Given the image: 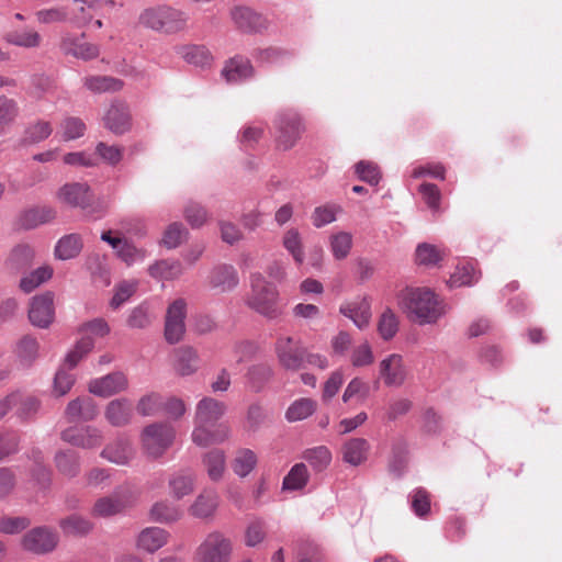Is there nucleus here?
<instances>
[{"label": "nucleus", "instance_id": "1", "mask_svg": "<svg viewBox=\"0 0 562 562\" xmlns=\"http://www.w3.org/2000/svg\"><path fill=\"white\" fill-rule=\"evenodd\" d=\"M398 306L419 325L434 324L445 308L435 293L427 288H406L397 296Z\"/></svg>", "mask_w": 562, "mask_h": 562}, {"label": "nucleus", "instance_id": "2", "mask_svg": "<svg viewBox=\"0 0 562 562\" xmlns=\"http://www.w3.org/2000/svg\"><path fill=\"white\" fill-rule=\"evenodd\" d=\"M249 282L250 290L245 300L246 305L268 319L281 316L283 307L278 289L259 272L252 273Z\"/></svg>", "mask_w": 562, "mask_h": 562}, {"label": "nucleus", "instance_id": "3", "mask_svg": "<svg viewBox=\"0 0 562 562\" xmlns=\"http://www.w3.org/2000/svg\"><path fill=\"white\" fill-rule=\"evenodd\" d=\"M189 14L169 5L145 9L139 15V23L155 31L176 33L186 29Z\"/></svg>", "mask_w": 562, "mask_h": 562}, {"label": "nucleus", "instance_id": "4", "mask_svg": "<svg viewBox=\"0 0 562 562\" xmlns=\"http://www.w3.org/2000/svg\"><path fill=\"white\" fill-rule=\"evenodd\" d=\"M137 499V493L130 484L117 486L110 495L98 498L91 515L98 518H110L123 514Z\"/></svg>", "mask_w": 562, "mask_h": 562}, {"label": "nucleus", "instance_id": "5", "mask_svg": "<svg viewBox=\"0 0 562 562\" xmlns=\"http://www.w3.org/2000/svg\"><path fill=\"white\" fill-rule=\"evenodd\" d=\"M233 542L221 531L209 532L193 553V562H231Z\"/></svg>", "mask_w": 562, "mask_h": 562}, {"label": "nucleus", "instance_id": "6", "mask_svg": "<svg viewBox=\"0 0 562 562\" xmlns=\"http://www.w3.org/2000/svg\"><path fill=\"white\" fill-rule=\"evenodd\" d=\"M176 437L172 425L167 423H153L146 426L140 434V441L146 454L153 459L160 458L170 448Z\"/></svg>", "mask_w": 562, "mask_h": 562}, {"label": "nucleus", "instance_id": "7", "mask_svg": "<svg viewBox=\"0 0 562 562\" xmlns=\"http://www.w3.org/2000/svg\"><path fill=\"white\" fill-rule=\"evenodd\" d=\"M274 127L277 131V146L282 150L291 149L304 132V124L300 114L291 109L277 114Z\"/></svg>", "mask_w": 562, "mask_h": 562}, {"label": "nucleus", "instance_id": "8", "mask_svg": "<svg viewBox=\"0 0 562 562\" xmlns=\"http://www.w3.org/2000/svg\"><path fill=\"white\" fill-rule=\"evenodd\" d=\"M274 350L279 363L284 369L299 371L305 368V348L299 339L280 336L276 340Z\"/></svg>", "mask_w": 562, "mask_h": 562}, {"label": "nucleus", "instance_id": "9", "mask_svg": "<svg viewBox=\"0 0 562 562\" xmlns=\"http://www.w3.org/2000/svg\"><path fill=\"white\" fill-rule=\"evenodd\" d=\"M59 542L58 533L47 527H36L27 531L21 539L24 551L36 555L53 552Z\"/></svg>", "mask_w": 562, "mask_h": 562}, {"label": "nucleus", "instance_id": "10", "mask_svg": "<svg viewBox=\"0 0 562 562\" xmlns=\"http://www.w3.org/2000/svg\"><path fill=\"white\" fill-rule=\"evenodd\" d=\"M59 48L64 55L72 56L74 58L85 61L94 59L100 54V47L97 44L87 42L85 33L80 35L69 32L63 33Z\"/></svg>", "mask_w": 562, "mask_h": 562}, {"label": "nucleus", "instance_id": "11", "mask_svg": "<svg viewBox=\"0 0 562 562\" xmlns=\"http://www.w3.org/2000/svg\"><path fill=\"white\" fill-rule=\"evenodd\" d=\"M187 303L183 299L173 301L167 308L165 319V338L173 345L179 342L186 333Z\"/></svg>", "mask_w": 562, "mask_h": 562}, {"label": "nucleus", "instance_id": "12", "mask_svg": "<svg viewBox=\"0 0 562 562\" xmlns=\"http://www.w3.org/2000/svg\"><path fill=\"white\" fill-rule=\"evenodd\" d=\"M56 198L63 204L87 211L91 206L93 194L87 183L70 182L58 189Z\"/></svg>", "mask_w": 562, "mask_h": 562}, {"label": "nucleus", "instance_id": "13", "mask_svg": "<svg viewBox=\"0 0 562 562\" xmlns=\"http://www.w3.org/2000/svg\"><path fill=\"white\" fill-rule=\"evenodd\" d=\"M55 317L54 294L45 292L32 297L29 308L31 324L38 328H47Z\"/></svg>", "mask_w": 562, "mask_h": 562}, {"label": "nucleus", "instance_id": "14", "mask_svg": "<svg viewBox=\"0 0 562 562\" xmlns=\"http://www.w3.org/2000/svg\"><path fill=\"white\" fill-rule=\"evenodd\" d=\"M127 387L128 379L125 373L121 371L92 379L88 385L89 392L100 397H110L127 390Z\"/></svg>", "mask_w": 562, "mask_h": 562}, {"label": "nucleus", "instance_id": "15", "mask_svg": "<svg viewBox=\"0 0 562 562\" xmlns=\"http://www.w3.org/2000/svg\"><path fill=\"white\" fill-rule=\"evenodd\" d=\"M61 439L82 449H95L101 446L103 434L94 426L69 427L61 432Z\"/></svg>", "mask_w": 562, "mask_h": 562}, {"label": "nucleus", "instance_id": "16", "mask_svg": "<svg viewBox=\"0 0 562 562\" xmlns=\"http://www.w3.org/2000/svg\"><path fill=\"white\" fill-rule=\"evenodd\" d=\"M104 126L115 135H123L132 128V116L128 105L115 100L103 116Z\"/></svg>", "mask_w": 562, "mask_h": 562}, {"label": "nucleus", "instance_id": "17", "mask_svg": "<svg viewBox=\"0 0 562 562\" xmlns=\"http://www.w3.org/2000/svg\"><path fill=\"white\" fill-rule=\"evenodd\" d=\"M379 376L386 386H401L406 379V369L401 355L391 353L379 363Z\"/></svg>", "mask_w": 562, "mask_h": 562}, {"label": "nucleus", "instance_id": "18", "mask_svg": "<svg viewBox=\"0 0 562 562\" xmlns=\"http://www.w3.org/2000/svg\"><path fill=\"white\" fill-rule=\"evenodd\" d=\"M226 409L225 403L210 396L203 397L195 407L194 427L213 426L224 416Z\"/></svg>", "mask_w": 562, "mask_h": 562}, {"label": "nucleus", "instance_id": "19", "mask_svg": "<svg viewBox=\"0 0 562 562\" xmlns=\"http://www.w3.org/2000/svg\"><path fill=\"white\" fill-rule=\"evenodd\" d=\"M209 285L220 293L233 291L239 283L237 270L232 265L215 266L207 277Z\"/></svg>", "mask_w": 562, "mask_h": 562}, {"label": "nucleus", "instance_id": "20", "mask_svg": "<svg viewBox=\"0 0 562 562\" xmlns=\"http://www.w3.org/2000/svg\"><path fill=\"white\" fill-rule=\"evenodd\" d=\"M100 456L111 463L126 465L133 460L135 450L126 436H119L103 448Z\"/></svg>", "mask_w": 562, "mask_h": 562}, {"label": "nucleus", "instance_id": "21", "mask_svg": "<svg viewBox=\"0 0 562 562\" xmlns=\"http://www.w3.org/2000/svg\"><path fill=\"white\" fill-rule=\"evenodd\" d=\"M339 312L352 321L359 328L364 329L371 321V302L367 296L357 297L340 305Z\"/></svg>", "mask_w": 562, "mask_h": 562}, {"label": "nucleus", "instance_id": "22", "mask_svg": "<svg viewBox=\"0 0 562 562\" xmlns=\"http://www.w3.org/2000/svg\"><path fill=\"white\" fill-rule=\"evenodd\" d=\"M172 367L177 374L189 376L200 368V355L192 346H181L173 350Z\"/></svg>", "mask_w": 562, "mask_h": 562}, {"label": "nucleus", "instance_id": "23", "mask_svg": "<svg viewBox=\"0 0 562 562\" xmlns=\"http://www.w3.org/2000/svg\"><path fill=\"white\" fill-rule=\"evenodd\" d=\"M220 505V495L214 488H204L189 506L191 516L199 519L212 518Z\"/></svg>", "mask_w": 562, "mask_h": 562}, {"label": "nucleus", "instance_id": "24", "mask_svg": "<svg viewBox=\"0 0 562 562\" xmlns=\"http://www.w3.org/2000/svg\"><path fill=\"white\" fill-rule=\"evenodd\" d=\"M169 532L160 527L144 528L136 537V548L146 553H155L168 543Z\"/></svg>", "mask_w": 562, "mask_h": 562}, {"label": "nucleus", "instance_id": "25", "mask_svg": "<svg viewBox=\"0 0 562 562\" xmlns=\"http://www.w3.org/2000/svg\"><path fill=\"white\" fill-rule=\"evenodd\" d=\"M104 417L113 427H124L128 425L133 418L131 401L125 397L110 401L105 406Z\"/></svg>", "mask_w": 562, "mask_h": 562}, {"label": "nucleus", "instance_id": "26", "mask_svg": "<svg viewBox=\"0 0 562 562\" xmlns=\"http://www.w3.org/2000/svg\"><path fill=\"white\" fill-rule=\"evenodd\" d=\"M254 67L249 59L235 56L227 60L222 69V77L228 83H240L254 76Z\"/></svg>", "mask_w": 562, "mask_h": 562}, {"label": "nucleus", "instance_id": "27", "mask_svg": "<svg viewBox=\"0 0 562 562\" xmlns=\"http://www.w3.org/2000/svg\"><path fill=\"white\" fill-rule=\"evenodd\" d=\"M98 406L90 397H78L70 401L65 409L69 422H90L98 416Z\"/></svg>", "mask_w": 562, "mask_h": 562}, {"label": "nucleus", "instance_id": "28", "mask_svg": "<svg viewBox=\"0 0 562 562\" xmlns=\"http://www.w3.org/2000/svg\"><path fill=\"white\" fill-rule=\"evenodd\" d=\"M231 19L235 26L243 32H257L263 26V19L248 7H234Z\"/></svg>", "mask_w": 562, "mask_h": 562}, {"label": "nucleus", "instance_id": "29", "mask_svg": "<svg viewBox=\"0 0 562 562\" xmlns=\"http://www.w3.org/2000/svg\"><path fill=\"white\" fill-rule=\"evenodd\" d=\"M231 436V429L225 424L217 425L213 430L209 427H194L192 431V441L199 447H207L215 443H222Z\"/></svg>", "mask_w": 562, "mask_h": 562}, {"label": "nucleus", "instance_id": "30", "mask_svg": "<svg viewBox=\"0 0 562 562\" xmlns=\"http://www.w3.org/2000/svg\"><path fill=\"white\" fill-rule=\"evenodd\" d=\"M82 85L88 91L97 94L117 92L122 90L124 87L123 80L115 77L101 75H91L83 77Z\"/></svg>", "mask_w": 562, "mask_h": 562}, {"label": "nucleus", "instance_id": "31", "mask_svg": "<svg viewBox=\"0 0 562 562\" xmlns=\"http://www.w3.org/2000/svg\"><path fill=\"white\" fill-rule=\"evenodd\" d=\"M168 485L171 496L181 499L194 491L195 475L188 470H180L169 477Z\"/></svg>", "mask_w": 562, "mask_h": 562}, {"label": "nucleus", "instance_id": "32", "mask_svg": "<svg viewBox=\"0 0 562 562\" xmlns=\"http://www.w3.org/2000/svg\"><path fill=\"white\" fill-rule=\"evenodd\" d=\"M258 456L249 448H239L236 450L232 460V470L239 479L247 477L257 467Z\"/></svg>", "mask_w": 562, "mask_h": 562}, {"label": "nucleus", "instance_id": "33", "mask_svg": "<svg viewBox=\"0 0 562 562\" xmlns=\"http://www.w3.org/2000/svg\"><path fill=\"white\" fill-rule=\"evenodd\" d=\"M370 443L364 438H351L342 447L344 461L351 465H359L368 458Z\"/></svg>", "mask_w": 562, "mask_h": 562}, {"label": "nucleus", "instance_id": "34", "mask_svg": "<svg viewBox=\"0 0 562 562\" xmlns=\"http://www.w3.org/2000/svg\"><path fill=\"white\" fill-rule=\"evenodd\" d=\"M202 463L211 481L218 482L223 479L226 469V456L223 450L213 449L204 453Z\"/></svg>", "mask_w": 562, "mask_h": 562}, {"label": "nucleus", "instance_id": "35", "mask_svg": "<svg viewBox=\"0 0 562 562\" xmlns=\"http://www.w3.org/2000/svg\"><path fill=\"white\" fill-rule=\"evenodd\" d=\"M56 217V211L50 206L34 207L25 211L20 216V225L24 229H32L49 223Z\"/></svg>", "mask_w": 562, "mask_h": 562}, {"label": "nucleus", "instance_id": "36", "mask_svg": "<svg viewBox=\"0 0 562 562\" xmlns=\"http://www.w3.org/2000/svg\"><path fill=\"white\" fill-rule=\"evenodd\" d=\"M148 273L157 280H175L183 273V268L178 260L162 259L150 265Z\"/></svg>", "mask_w": 562, "mask_h": 562}, {"label": "nucleus", "instance_id": "37", "mask_svg": "<svg viewBox=\"0 0 562 562\" xmlns=\"http://www.w3.org/2000/svg\"><path fill=\"white\" fill-rule=\"evenodd\" d=\"M65 535L83 537L93 530V522L81 515L72 514L59 521Z\"/></svg>", "mask_w": 562, "mask_h": 562}, {"label": "nucleus", "instance_id": "38", "mask_svg": "<svg viewBox=\"0 0 562 562\" xmlns=\"http://www.w3.org/2000/svg\"><path fill=\"white\" fill-rule=\"evenodd\" d=\"M149 515L150 519L156 522L170 524L179 520L182 512L179 506L168 501H160L151 506Z\"/></svg>", "mask_w": 562, "mask_h": 562}, {"label": "nucleus", "instance_id": "39", "mask_svg": "<svg viewBox=\"0 0 562 562\" xmlns=\"http://www.w3.org/2000/svg\"><path fill=\"white\" fill-rule=\"evenodd\" d=\"M445 257V251L428 243L418 244L415 250V262L426 268L436 267Z\"/></svg>", "mask_w": 562, "mask_h": 562}, {"label": "nucleus", "instance_id": "40", "mask_svg": "<svg viewBox=\"0 0 562 562\" xmlns=\"http://www.w3.org/2000/svg\"><path fill=\"white\" fill-rule=\"evenodd\" d=\"M329 250L336 260L346 259L352 248L353 238L349 232L340 231L329 236Z\"/></svg>", "mask_w": 562, "mask_h": 562}, {"label": "nucleus", "instance_id": "41", "mask_svg": "<svg viewBox=\"0 0 562 562\" xmlns=\"http://www.w3.org/2000/svg\"><path fill=\"white\" fill-rule=\"evenodd\" d=\"M34 257L33 247L27 244H19L12 249L8 258V266L11 270L21 271L32 265Z\"/></svg>", "mask_w": 562, "mask_h": 562}, {"label": "nucleus", "instance_id": "42", "mask_svg": "<svg viewBox=\"0 0 562 562\" xmlns=\"http://www.w3.org/2000/svg\"><path fill=\"white\" fill-rule=\"evenodd\" d=\"M55 464L57 470L67 477H75L80 472V457L72 450L57 452Z\"/></svg>", "mask_w": 562, "mask_h": 562}, {"label": "nucleus", "instance_id": "43", "mask_svg": "<svg viewBox=\"0 0 562 562\" xmlns=\"http://www.w3.org/2000/svg\"><path fill=\"white\" fill-rule=\"evenodd\" d=\"M179 54L188 64L200 68L210 66L213 60L210 50L202 45L183 46L180 48Z\"/></svg>", "mask_w": 562, "mask_h": 562}, {"label": "nucleus", "instance_id": "44", "mask_svg": "<svg viewBox=\"0 0 562 562\" xmlns=\"http://www.w3.org/2000/svg\"><path fill=\"white\" fill-rule=\"evenodd\" d=\"M82 241L79 235L69 234L61 237L55 246V256L60 260H69L79 255Z\"/></svg>", "mask_w": 562, "mask_h": 562}, {"label": "nucleus", "instance_id": "45", "mask_svg": "<svg viewBox=\"0 0 562 562\" xmlns=\"http://www.w3.org/2000/svg\"><path fill=\"white\" fill-rule=\"evenodd\" d=\"M4 41L10 45L23 48H36L41 45L42 37L38 32L31 29H24L7 33L4 35Z\"/></svg>", "mask_w": 562, "mask_h": 562}, {"label": "nucleus", "instance_id": "46", "mask_svg": "<svg viewBox=\"0 0 562 562\" xmlns=\"http://www.w3.org/2000/svg\"><path fill=\"white\" fill-rule=\"evenodd\" d=\"M52 133L53 126L48 121L37 120L25 127L22 143L25 145L38 144L47 139Z\"/></svg>", "mask_w": 562, "mask_h": 562}, {"label": "nucleus", "instance_id": "47", "mask_svg": "<svg viewBox=\"0 0 562 562\" xmlns=\"http://www.w3.org/2000/svg\"><path fill=\"white\" fill-rule=\"evenodd\" d=\"M40 345L36 338L26 335L23 336L15 346V355L23 366H31L38 357Z\"/></svg>", "mask_w": 562, "mask_h": 562}, {"label": "nucleus", "instance_id": "48", "mask_svg": "<svg viewBox=\"0 0 562 562\" xmlns=\"http://www.w3.org/2000/svg\"><path fill=\"white\" fill-rule=\"evenodd\" d=\"M316 402L312 398L302 397L295 400L286 409L285 418L290 423L300 422L312 416L316 411Z\"/></svg>", "mask_w": 562, "mask_h": 562}, {"label": "nucleus", "instance_id": "49", "mask_svg": "<svg viewBox=\"0 0 562 562\" xmlns=\"http://www.w3.org/2000/svg\"><path fill=\"white\" fill-rule=\"evenodd\" d=\"M480 277L481 274L475 270V267L468 262L457 267L448 281V284L450 288L472 285L477 282Z\"/></svg>", "mask_w": 562, "mask_h": 562}, {"label": "nucleus", "instance_id": "50", "mask_svg": "<svg viewBox=\"0 0 562 562\" xmlns=\"http://www.w3.org/2000/svg\"><path fill=\"white\" fill-rule=\"evenodd\" d=\"M282 245L285 250L292 256L297 265L304 261V251L301 234L296 228L288 229L282 237Z\"/></svg>", "mask_w": 562, "mask_h": 562}, {"label": "nucleus", "instance_id": "51", "mask_svg": "<svg viewBox=\"0 0 562 562\" xmlns=\"http://www.w3.org/2000/svg\"><path fill=\"white\" fill-rule=\"evenodd\" d=\"M342 212L339 204L327 203L314 209L312 213V223L316 228L324 227L336 221L337 215Z\"/></svg>", "mask_w": 562, "mask_h": 562}, {"label": "nucleus", "instance_id": "52", "mask_svg": "<svg viewBox=\"0 0 562 562\" xmlns=\"http://www.w3.org/2000/svg\"><path fill=\"white\" fill-rule=\"evenodd\" d=\"M162 405L164 397L159 393L150 392L138 400L136 411L144 417L155 416L162 411Z\"/></svg>", "mask_w": 562, "mask_h": 562}, {"label": "nucleus", "instance_id": "53", "mask_svg": "<svg viewBox=\"0 0 562 562\" xmlns=\"http://www.w3.org/2000/svg\"><path fill=\"white\" fill-rule=\"evenodd\" d=\"M308 481L307 468L304 463H296L283 479L282 487L288 491L303 488Z\"/></svg>", "mask_w": 562, "mask_h": 562}, {"label": "nucleus", "instance_id": "54", "mask_svg": "<svg viewBox=\"0 0 562 562\" xmlns=\"http://www.w3.org/2000/svg\"><path fill=\"white\" fill-rule=\"evenodd\" d=\"M303 458L315 471H323L331 462V452L325 446H318L307 449L303 453Z\"/></svg>", "mask_w": 562, "mask_h": 562}, {"label": "nucleus", "instance_id": "55", "mask_svg": "<svg viewBox=\"0 0 562 562\" xmlns=\"http://www.w3.org/2000/svg\"><path fill=\"white\" fill-rule=\"evenodd\" d=\"M137 286L138 281L136 280H123L117 283L114 288V294L110 301V306L114 310L121 307L134 295Z\"/></svg>", "mask_w": 562, "mask_h": 562}, {"label": "nucleus", "instance_id": "56", "mask_svg": "<svg viewBox=\"0 0 562 562\" xmlns=\"http://www.w3.org/2000/svg\"><path fill=\"white\" fill-rule=\"evenodd\" d=\"M19 115V106L15 100L8 97H0V135L13 124Z\"/></svg>", "mask_w": 562, "mask_h": 562}, {"label": "nucleus", "instance_id": "57", "mask_svg": "<svg viewBox=\"0 0 562 562\" xmlns=\"http://www.w3.org/2000/svg\"><path fill=\"white\" fill-rule=\"evenodd\" d=\"M398 330V318L391 308H386L380 316L378 331L383 340H391Z\"/></svg>", "mask_w": 562, "mask_h": 562}, {"label": "nucleus", "instance_id": "58", "mask_svg": "<svg viewBox=\"0 0 562 562\" xmlns=\"http://www.w3.org/2000/svg\"><path fill=\"white\" fill-rule=\"evenodd\" d=\"M86 124L76 116L65 117L60 123V134L65 142L80 138L85 135Z\"/></svg>", "mask_w": 562, "mask_h": 562}, {"label": "nucleus", "instance_id": "59", "mask_svg": "<svg viewBox=\"0 0 562 562\" xmlns=\"http://www.w3.org/2000/svg\"><path fill=\"white\" fill-rule=\"evenodd\" d=\"M153 319L154 316L150 313L149 305L144 302L131 311L126 323L131 328L142 329L148 327Z\"/></svg>", "mask_w": 562, "mask_h": 562}, {"label": "nucleus", "instance_id": "60", "mask_svg": "<svg viewBox=\"0 0 562 562\" xmlns=\"http://www.w3.org/2000/svg\"><path fill=\"white\" fill-rule=\"evenodd\" d=\"M94 346V341L91 337H82L75 346L72 350H70L65 358V366L68 369L75 368L78 362L89 353Z\"/></svg>", "mask_w": 562, "mask_h": 562}, {"label": "nucleus", "instance_id": "61", "mask_svg": "<svg viewBox=\"0 0 562 562\" xmlns=\"http://www.w3.org/2000/svg\"><path fill=\"white\" fill-rule=\"evenodd\" d=\"M290 57V53L279 47H267L257 49L254 58L262 65L280 64Z\"/></svg>", "mask_w": 562, "mask_h": 562}, {"label": "nucleus", "instance_id": "62", "mask_svg": "<svg viewBox=\"0 0 562 562\" xmlns=\"http://www.w3.org/2000/svg\"><path fill=\"white\" fill-rule=\"evenodd\" d=\"M116 256L125 265L133 266L134 263L142 262L146 258V251L137 248L134 244L125 239L119 248Z\"/></svg>", "mask_w": 562, "mask_h": 562}, {"label": "nucleus", "instance_id": "63", "mask_svg": "<svg viewBox=\"0 0 562 562\" xmlns=\"http://www.w3.org/2000/svg\"><path fill=\"white\" fill-rule=\"evenodd\" d=\"M374 361V355L371 345L363 341L356 346L350 353V362L355 368L371 366Z\"/></svg>", "mask_w": 562, "mask_h": 562}, {"label": "nucleus", "instance_id": "64", "mask_svg": "<svg viewBox=\"0 0 562 562\" xmlns=\"http://www.w3.org/2000/svg\"><path fill=\"white\" fill-rule=\"evenodd\" d=\"M188 231L180 223L170 224L164 233L162 244L169 249L177 248L187 238Z\"/></svg>", "mask_w": 562, "mask_h": 562}]
</instances>
